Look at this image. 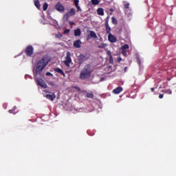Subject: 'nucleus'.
I'll list each match as a JSON object with an SVG mask.
<instances>
[{"instance_id":"nucleus-1","label":"nucleus","mask_w":176,"mask_h":176,"mask_svg":"<svg viewBox=\"0 0 176 176\" xmlns=\"http://www.w3.org/2000/svg\"><path fill=\"white\" fill-rule=\"evenodd\" d=\"M49 63V59L47 58H43L37 64L36 68L34 70V76H38L42 71H43V68L47 65Z\"/></svg>"},{"instance_id":"nucleus-2","label":"nucleus","mask_w":176,"mask_h":176,"mask_svg":"<svg viewBox=\"0 0 176 176\" xmlns=\"http://www.w3.org/2000/svg\"><path fill=\"white\" fill-rule=\"evenodd\" d=\"M91 72H93V70H91L90 65H86L80 72V78L87 79V78H90V74Z\"/></svg>"},{"instance_id":"nucleus-3","label":"nucleus","mask_w":176,"mask_h":176,"mask_svg":"<svg viewBox=\"0 0 176 176\" xmlns=\"http://www.w3.org/2000/svg\"><path fill=\"white\" fill-rule=\"evenodd\" d=\"M76 11L74 8H72L67 13L65 14L63 16V20L65 21H68V17H71L72 16H75Z\"/></svg>"},{"instance_id":"nucleus-4","label":"nucleus","mask_w":176,"mask_h":176,"mask_svg":"<svg viewBox=\"0 0 176 176\" xmlns=\"http://www.w3.org/2000/svg\"><path fill=\"white\" fill-rule=\"evenodd\" d=\"M55 8L58 12H60V13H64L65 11V8H64V6H63L60 2L56 3Z\"/></svg>"},{"instance_id":"nucleus-5","label":"nucleus","mask_w":176,"mask_h":176,"mask_svg":"<svg viewBox=\"0 0 176 176\" xmlns=\"http://www.w3.org/2000/svg\"><path fill=\"white\" fill-rule=\"evenodd\" d=\"M70 63H72V60L71 59V52H67L65 57V64L67 65V67H69Z\"/></svg>"},{"instance_id":"nucleus-6","label":"nucleus","mask_w":176,"mask_h":176,"mask_svg":"<svg viewBox=\"0 0 176 176\" xmlns=\"http://www.w3.org/2000/svg\"><path fill=\"white\" fill-rule=\"evenodd\" d=\"M36 82L38 85L43 87V89H46V87H47V85H46V82H45V80L42 78H37Z\"/></svg>"},{"instance_id":"nucleus-7","label":"nucleus","mask_w":176,"mask_h":176,"mask_svg":"<svg viewBox=\"0 0 176 176\" xmlns=\"http://www.w3.org/2000/svg\"><path fill=\"white\" fill-rule=\"evenodd\" d=\"M25 53L28 56H32V54L34 53V48L32 46L28 45L25 50Z\"/></svg>"},{"instance_id":"nucleus-8","label":"nucleus","mask_w":176,"mask_h":176,"mask_svg":"<svg viewBox=\"0 0 176 176\" xmlns=\"http://www.w3.org/2000/svg\"><path fill=\"white\" fill-rule=\"evenodd\" d=\"M128 49H129V45L127 44L124 45L121 47V50L123 56H127V52L126 50H127Z\"/></svg>"},{"instance_id":"nucleus-9","label":"nucleus","mask_w":176,"mask_h":176,"mask_svg":"<svg viewBox=\"0 0 176 176\" xmlns=\"http://www.w3.org/2000/svg\"><path fill=\"white\" fill-rule=\"evenodd\" d=\"M108 39L111 43H115V42H116V37L111 34H109Z\"/></svg>"},{"instance_id":"nucleus-10","label":"nucleus","mask_w":176,"mask_h":176,"mask_svg":"<svg viewBox=\"0 0 176 176\" xmlns=\"http://www.w3.org/2000/svg\"><path fill=\"white\" fill-rule=\"evenodd\" d=\"M46 98L48 100H50L51 101H54V99L56 98V94H47L45 96Z\"/></svg>"},{"instance_id":"nucleus-11","label":"nucleus","mask_w":176,"mask_h":176,"mask_svg":"<svg viewBox=\"0 0 176 176\" xmlns=\"http://www.w3.org/2000/svg\"><path fill=\"white\" fill-rule=\"evenodd\" d=\"M81 45H82V41H80V40H77L74 43V47H76V49H79Z\"/></svg>"},{"instance_id":"nucleus-12","label":"nucleus","mask_w":176,"mask_h":176,"mask_svg":"<svg viewBox=\"0 0 176 176\" xmlns=\"http://www.w3.org/2000/svg\"><path fill=\"white\" fill-rule=\"evenodd\" d=\"M123 91V88H122L121 87H118L116 89L113 90V93H114V94H119V93H121V91Z\"/></svg>"},{"instance_id":"nucleus-13","label":"nucleus","mask_w":176,"mask_h":176,"mask_svg":"<svg viewBox=\"0 0 176 176\" xmlns=\"http://www.w3.org/2000/svg\"><path fill=\"white\" fill-rule=\"evenodd\" d=\"M97 13L99 16H104V9L103 8H98L97 10Z\"/></svg>"},{"instance_id":"nucleus-14","label":"nucleus","mask_w":176,"mask_h":176,"mask_svg":"<svg viewBox=\"0 0 176 176\" xmlns=\"http://www.w3.org/2000/svg\"><path fill=\"white\" fill-rule=\"evenodd\" d=\"M89 35L91 38H94L95 39H97V34H96V32H94V31H90L89 32Z\"/></svg>"},{"instance_id":"nucleus-15","label":"nucleus","mask_w":176,"mask_h":176,"mask_svg":"<svg viewBox=\"0 0 176 176\" xmlns=\"http://www.w3.org/2000/svg\"><path fill=\"white\" fill-rule=\"evenodd\" d=\"M74 36H80V29H76V30H74Z\"/></svg>"},{"instance_id":"nucleus-16","label":"nucleus","mask_w":176,"mask_h":176,"mask_svg":"<svg viewBox=\"0 0 176 176\" xmlns=\"http://www.w3.org/2000/svg\"><path fill=\"white\" fill-rule=\"evenodd\" d=\"M34 5L37 9H41V5L39 4V0H34Z\"/></svg>"},{"instance_id":"nucleus-17","label":"nucleus","mask_w":176,"mask_h":176,"mask_svg":"<svg viewBox=\"0 0 176 176\" xmlns=\"http://www.w3.org/2000/svg\"><path fill=\"white\" fill-rule=\"evenodd\" d=\"M54 71H56V72H58V74H63V75H64V72H63V70H61V69L60 68H56L54 69Z\"/></svg>"},{"instance_id":"nucleus-18","label":"nucleus","mask_w":176,"mask_h":176,"mask_svg":"<svg viewBox=\"0 0 176 176\" xmlns=\"http://www.w3.org/2000/svg\"><path fill=\"white\" fill-rule=\"evenodd\" d=\"M87 97L88 98H93L94 97V95L91 92V93H88V94H87Z\"/></svg>"},{"instance_id":"nucleus-19","label":"nucleus","mask_w":176,"mask_h":176,"mask_svg":"<svg viewBox=\"0 0 176 176\" xmlns=\"http://www.w3.org/2000/svg\"><path fill=\"white\" fill-rule=\"evenodd\" d=\"M164 93H166L167 94H173V91L170 89H165L163 91Z\"/></svg>"},{"instance_id":"nucleus-20","label":"nucleus","mask_w":176,"mask_h":176,"mask_svg":"<svg viewBox=\"0 0 176 176\" xmlns=\"http://www.w3.org/2000/svg\"><path fill=\"white\" fill-rule=\"evenodd\" d=\"M91 3L93 5H98V3H100V1L98 0H91Z\"/></svg>"},{"instance_id":"nucleus-21","label":"nucleus","mask_w":176,"mask_h":176,"mask_svg":"<svg viewBox=\"0 0 176 176\" xmlns=\"http://www.w3.org/2000/svg\"><path fill=\"white\" fill-rule=\"evenodd\" d=\"M111 21L113 24H118V21H116V19H115V17H112Z\"/></svg>"},{"instance_id":"nucleus-22","label":"nucleus","mask_w":176,"mask_h":176,"mask_svg":"<svg viewBox=\"0 0 176 176\" xmlns=\"http://www.w3.org/2000/svg\"><path fill=\"white\" fill-rule=\"evenodd\" d=\"M47 6H48L47 3H44L43 6V10H47Z\"/></svg>"},{"instance_id":"nucleus-23","label":"nucleus","mask_w":176,"mask_h":176,"mask_svg":"<svg viewBox=\"0 0 176 176\" xmlns=\"http://www.w3.org/2000/svg\"><path fill=\"white\" fill-rule=\"evenodd\" d=\"M56 38H63V34H61V33H58L56 34H55Z\"/></svg>"},{"instance_id":"nucleus-24","label":"nucleus","mask_w":176,"mask_h":176,"mask_svg":"<svg viewBox=\"0 0 176 176\" xmlns=\"http://www.w3.org/2000/svg\"><path fill=\"white\" fill-rule=\"evenodd\" d=\"M107 73L111 74V72H112V67L109 66V67H107Z\"/></svg>"},{"instance_id":"nucleus-25","label":"nucleus","mask_w":176,"mask_h":176,"mask_svg":"<svg viewBox=\"0 0 176 176\" xmlns=\"http://www.w3.org/2000/svg\"><path fill=\"white\" fill-rule=\"evenodd\" d=\"M74 3L76 6H79V0H74Z\"/></svg>"},{"instance_id":"nucleus-26","label":"nucleus","mask_w":176,"mask_h":176,"mask_svg":"<svg viewBox=\"0 0 176 176\" xmlns=\"http://www.w3.org/2000/svg\"><path fill=\"white\" fill-rule=\"evenodd\" d=\"M129 6H130V3H126V4L124 5V8H125V9H129Z\"/></svg>"},{"instance_id":"nucleus-27","label":"nucleus","mask_w":176,"mask_h":176,"mask_svg":"<svg viewBox=\"0 0 176 176\" xmlns=\"http://www.w3.org/2000/svg\"><path fill=\"white\" fill-rule=\"evenodd\" d=\"M13 111H16V107H14L12 110H10V113H13Z\"/></svg>"},{"instance_id":"nucleus-28","label":"nucleus","mask_w":176,"mask_h":176,"mask_svg":"<svg viewBox=\"0 0 176 176\" xmlns=\"http://www.w3.org/2000/svg\"><path fill=\"white\" fill-rule=\"evenodd\" d=\"M76 7L77 8L78 10H79L80 12H82V9L79 6H76Z\"/></svg>"},{"instance_id":"nucleus-29","label":"nucleus","mask_w":176,"mask_h":176,"mask_svg":"<svg viewBox=\"0 0 176 176\" xmlns=\"http://www.w3.org/2000/svg\"><path fill=\"white\" fill-rule=\"evenodd\" d=\"M69 33V29H67L64 31V34H68Z\"/></svg>"},{"instance_id":"nucleus-30","label":"nucleus","mask_w":176,"mask_h":176,"mask_svg":"<svg viewBox=\"0 0 176 176\" xmlns=\"http://www.w3.org/2000/svg\"><path fill=\"white\" fill-rule=\"evenodd\" d=\"M53 74H52V73H50V72H47L46 73V76H52Z\"/></svg>"},{"instance_id":"nucleus-31","label":"nucleus","mask_w":176,"mask_h":176,"mask_svg":"<svg viewBox=\"0 0 176 176\" xmlns=\"http://www.w3.org/2000/svg\"><path fill=\"white\" fill-rule=\"evenodd\" d=\"M107 54L110 56V58H112V55L111 54V51L107 52Z\"/></svg>"},{"instance_id":"nucleus-32","label":"nucleus","mask_w":176,"mask_h":176,"mask_svg":"<svg viewBox=\"0 0 176 176\" xmlns=\"http://www.w3.org/2000/svg\"><path fill=\"white\" fill-rule=\"evenodd\" d=\"M164 94H160V96H159V98H163V97H164Z\"/></svg>"},{"instance_id":"nucleus-33","label":"nucleus","mask_w":176,"mask_h":176,"mask_svg":"<svg viewBox=\"0 0 176 176\" xmlns=\"http://www.w3.org/2000/svg\"><path fill=\"white\" fill-rule=\"evenodd\" d=\"M122 61V58H118V62Z\"/></svg>"},{"instance_id":"nucleus-34","label":"nucleus","mask_w":176,"mask_h":176,"mask_svg":"<svg viewBox=\"0 0 176 176\" xmlns=\"http://www.w3.org/2000/svg\"><path fill=\"white\" fill-rule=\"evenodd\" d=\"M109 60H110V63H113V60H112V57H111V58H110Z\"/></svg>"},{"instance_id":"nucleus-35","label":"nucleus","mask_w":176,"mask_h":176,"mask_svg":"<svg viewBox=\"0 0 176 176\" xmlns=\"http://www.w3.org/2000/svg\"><path fill=\"white\" fill-rule=\"evenodd\" d=\"M69 24H70L71 25H73L74 22H70Z\"/></svg>"},{"instance_id":"nucleus-36","label":"nucleus","mask_w":176,"mask_h":176,"mask_svg":"<svg viewBox=\"0 0 176 176\" xmlns=\"http://www.w3.org/2000/svg\"><path fill=\"white\" fill-rule=\"evenodd\" d=\"M154 90H155V88H151L152 91H154Z\"/></svg>"},{"instance_id":"nucleus-37","label":"nucleus","mask_w":176,"mask_h":176,"mask_svg":"<svg viewBox=\"0 0 176 176\" xmlns=\"http://www.w3.org/2000/svg\"><path fill=\"white\" fill-rule=\"evenodd\" d=\"M124 71H125V72L127 71V67H125V68H124Z\"/></svg>"},{"instance_id":"nucleus-38","label":"nucleus","mask_w":176,"mask_h":176,"mask_svg":"<svg viewBox=\"0 0 176 176\" xmlns=\"http://www.w3.org/2000/svg\"><path fill=\"white\" fill-rule=\"evenodd\" d=\"M107 21L109 20V16H107Z\"/></svg>"}]
</instances>
